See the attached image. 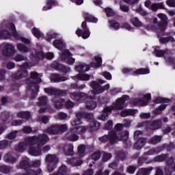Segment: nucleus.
Wrapping results in <instances>:
<instances>
[{
  "label": "nucleus",
  "instance_id": "nucleus-18",
  "mask_svg": "<svg viewBox=\"0 0 175 175\" xmlns=\"http://www.w3.org/2000/svg\"><path fill=\"white\" fill-rule=\"evenodd\" d=\"M38 105V106H41L38 110L39 113H44V111H46V109H47V97L44 96L39 97Z\"/></svg>",
  "mask_w": 175,
  "mask_h": 175
},
{
  "label": "nucleus",
  "instance_id": "nucleus-59",
  "mask_svg": "<svg viewBox=\"0 0 175 175\" xmlns=\"http://www.w3.org/2000/svg\"><path fill=\"white\" fill-rule=\"evenodd\" d=\"M14 61H16L17 62H20L21 61H25V57L21 55H16L14 58Z\"/></svg>",
  "mask_w": 175,
  "mask_h": 175
},
{
  "label": "nucleus",
  "instance_id": "nucleus-32",
  "mask_svg": "<svg viewBox=\"0 0 175 175\" xmlns=\"http://www.w3.org/2000/svg\"><path fill=\"white\" fill-rule=\"evenodd\" d=\"M146 142H147V140L145 138H139L135 146L136 150H141V148H143L144 144H146Z\"/></svg>",
  "mask_w": 175,
  "mask_h": 175
},
{
  "label": "nucleus",
  "instance_id": "nucleus-23",
  "mask_svg": "<svg viewBox=\"0 0 175 175\" xmlns=\"http://www.w3.org/2000/svg\"><path fill=\"white\" fill-rule=\"evenodd\" d=\"M53 106L55 109H62L65 106V100L56 98L53 100Z\"/></svg>",
  "mask_w": 175,
  "mask_h": 175
},
{
  "label": "nucleus",
  "instance_id": "nucleus-6",
  "mask_svg": "<svg viewBox=\"0 0 175 175\" xmlns=\"http://www.w3.org/2000/svg\"><path fill=\"white\" fill-rule=\"evenodd\" d=\"M76 69L79 74L75 77H72L73 80H83L84 81H88L90 80V75L88 74L81 73V72H88L90 66L85 64H80L76 66Z\"/></svg>",
  "mask_w": 175,
  "mask_h": 175
},
{
  "label": "nucleus",
  "instance_id": "nucleus-7",
  "mask_svg": "<svg viewBox=\"0 0 175 175\" xmlns=\"http://www.w3.org/2000/svg\"><path fill=\"white\" fill-rule=\"evenodd\" d=\"M157 17L161 20V23L157 25V27H154L153 28L154 31H156L157 33H161V32H163L165 29H166V27H167V16L165 14H158Z\"/></svg>",
  "mask_w": 175,
  "mask_h": 175
},
{
  "label": "nucleus",
  "instance_id": "nucleus-11",
  "mask_svg": "<svg viewBox=\"0 0 175 175\" xmlns=\"http://www.w3.org/2000/svg\"><path fill=\"white\" fill-rule=\"evenodd\" d=\"M139 128L142 126H146L147 128H150V129H159L162 126V120H156L152 122H142L138 124Z\"/></svg>",
  "mask_w": 175,
  "mask_h": 175
},
{
  "label": "nucleus",
  "instance_id": "nucleus-31",
  "mask_svg": "<svg viewBox=\"0 0 175 175\" xmlns=\"http://www.w3.org/2000/svg\"><path fill=\"white\" fill-rule=\"evenodd\" d=\"M4 161L8 162V163H14L15 162H17V159L13 157L11 153H7L4 156Z\"/></svg>",
  "mask_w": 175,
  "mask_h": 175
},
{
  "label": "nucleus",
  "instance_id": "nucleus-8",
  "mask_svg": "<svg viewBox=\"0 0 175 175\" xmlns=\"http://www.w3.org/2000/svg\"><path fill=\"white\" fill-rule=\"evenodd\" d=\"M46 162H49L48 170L50 173L55 169V165L58 163V157L55 154H48L45 158Z\"/></svg>",
  "mask_w": 175,
  "mask_h": 175
},
{
  "label": "nucleus",
  "instance_id": "nucleus-29",
  "mask_svg": "<svg viewBox=\"0 0 175 175\" xmlns=\"http://www.w3.org/2000/svg\"><path fill=\"white\" fill-rule=\"evenodd\" d=\"M53 45L57 50H60V51H62L64 49H65V44L64 43V41L62 40H56L53 42Z\"/></svg>",
  "mask_w": 175,
  "mask_h": 175
},
{
  "label": "nucleus",
  "instance_id": "nucleus-36",
  "mask_svg": "<svg viewBox=\"0 0 175 175\" xmlns=\"http://www.w3.org/2000/svg\"><path fill=\"white\" fill-rule=\"evenodd\" d=\"M18 118H25L26 120H29L31 118V113L28 111H20L17 113Z\"/></svg>",
  "mask_w": 175,
  "mask_h": 175
},
{
  "label": "nucleus",
  "instance_id": "nucleus-4",
  "mask_svg": "<svg viewBox=\"0 0 175 175\" xmlns=\"http://www.w3.org/2000/svg\"><path fill=\"white\" fill-rule=\"evenodd\" d=\"M128 137H129V133L127 131H123L120 134V137L117 135V133H116V131H112L110 132L108 135H105L100 137L98 140L101 143H107V142H109V143L113 145L116 144L118 140H122V142H127L128 143Z\"/></svg>",
  "mask_w": 175,
  "mask_h": 175
},
{
  "label": "nucleus",
  "instance_id": "nucleus-51",
  "mask_svg": "<svg viewBox=\"0 0 175 175\" xmlns=\"http://www.w3.org/2000/svg\"><path fill=\"white\" fill-rule=\"evenodd\" d=\"M59 133V132H66L68 131L67 124H57Z\"/></svg>",
  "mask_w": 175,
  "mask_h": 175
},
{
  "label": "nucleus",
  "instance_id": "nucleus-35",
  "mask_svg": "<svg viewBox=\"0 0 175 175\" xmlns=\"http://www.w3.org/2000/svg\"><path fill=\"white\" fill-rule=\"evenodd\" d=\"M152 171V167L141 168L139 170L137 175H148Z\"/></svg>",
  "mask_w": 175,
  "mask_h": 175
},
{
  "label": "nucleus",
  "instance_id": "nucleus-53",
  "mask_svg": "<svg viewBox=\"0 0 175 175\" xmlns=\"http://www.w3.org/2000/svg\"><path fill=\"white\" fill-rule=\"evenodd\" d=\"M105 12L107 13V17H113V16H114L116 14L114 11H113V10L110 8H106Z\"/></svg>",
  "mask_w": 175,
  "mask_h": 175
},
{
  "label": "nucleus",
  "instance_id": "nucleus-27",
  "mask_svg": "<svg viewBox=\"0 0 175 175\" xmlns=\"http://www.w3.org/2000/svg\"><path fill=\"white\" fill-rule=\"evenodd\" d=\"M67 163H69L72 166H80L81 163H83V160L80 158H72V159H68L66 160Z\"/></svg>",
  "mask_w": 175,
  "mask_h": 175
},
{
  "label": "nucleus",
  "instance_id": "nucleus-3",
  "mask_svg": "<svg viewBox=\"0 0 175 175\" xmlns=\"http://www.w3.org/2000/svg\"><path fill=\"white\" fill-rule=\"evenodd\" d=\"M126 100H129V96L124 95L120 98L117 99L113 105L104 108L103 113L98 116V120L106 121L109 118V113H111L113 110H122L124 109L123 105Z\"/></svg>",
  "mask_w": 175,
  "mask_h": 175
},
{
  "label": "nucleus",
  "instance_id": "nucleus-39",
  "mask_svg": "<svg viewBox=\"0 0 175 175\" xmlns=\"http://www.w3.org/2000/svg\"><path fill=\"white\" fill-rule=\"evenodd\" d=\"M0 172H1V173H4V174H8V173H10V172H12V167L1 165Z\"/></svg>",
  "mask_w": 175,
  "mask_h": 175
},
{
  "label": "nucleus",
  "instance_id": "nucleus-61",
  "mask_svg": "<svg viewBox=\"0 0 175 175\" xmlns=\"http://www.w3.org/2000/svg\"><path fill=\"white\" fill-rule=\"evenodd\" d=\"M102 76H103L107 80H111V74L109 72H102Z\"/></svg>",
  "mask_w": 175,
  "mask_h": 175
},
{
  "label": "nucleus",
  "instance_id": "nucleus-20",
  "mask_svg": "<svg viewBox=\"0 0 175 175\" xmlns=\"http://www.w3.org/2000/svg\"><path fill=\"white\" fill-rule=\"evenodd\" d=\"M151 100V94L145 95L143 98H139L134 102V105H138L139 106H146L148 104V102Z\"/></svg>",
  "mask_w": 175,
  "mask_h": 175
},
{
  "label": "nucleus",
  "instance_id": "nucleus-50",
  "mask_svg": "<svg viewBox=\"0 0 175 175\" xmlns=\"http://www.w3.org/2000/svg\"><path fill=\"white\" fill-rule=\"evenodd\" d=\"M167 158V154H162V155H160V156H158V157H155L154 161L156 162H162L163 161H166Z\"/></svg>",
  "mask_w": 175,
  "mask_h": 175
},
{
  "label": "nucleus",
  "instance_id": "nucleus-19",
  "mask_svg": "<svg viewBox=\"0 0 175 175\" xmlns=\"http://www.w3.org/2000/svg\"><path fill=\"white\" fill-rule=\"evenodd\" d=\"M90 86L92 88L93 94L98 95V94H102L105 92V88L99 85L96 81H92L90 84Z\"/></svg>",
  "mask_w": 175,
  "mask_h": 175
},
{
  "label": "nucleus",
  "instance_id": "nucleus-56",
  "mask_svg": "<svg viewBox=\"0 0 175 175\" xmlns=\"http://www.w3.org/2000/svg\"><path fill=\"white\" fill-rule=\"evenodd\" d=\"M16 136H17V131H12L7 135V139L13 140V139H16Z\"/></svg>",
  "mask_w": 175,
  "mask_h": 175
},
{
  "label": "nucleus",
  "instance_id": "nucleus-17",
  "mask_svg": "<svg viewBox=\"0 0 175 175\" xmlns=\"http://www.w3.org/2000/svg\"><path fill=\"white\" fill-rule=\"evenodd\" d=\"M70 98L77 102H84L88 98V95L83 92L71 93Z\"/></svg>",
  "mask_w": 175,
  "mask_h": 175
},
{
  "label": "nucleus",
  "instance_id": "nucleus-47",
  "mask_svg": "<svg viewBox=\"0 0 175 175\" xmlns=\"http://www.w3.org/2000/svg\"><path fill=\"white\" fill-rule=\"evenodd\" d=\"M27 175H43V172L40 169L38 170L37 171L30 169Z\"/></svg>",
  "mask_w": 175,
  "mask_h": 175
},
{
  "label": "nucleus",
  "instance_id": "nucleus-46",
  "mask_svg": "<svg viewBox=\"0 0 175 175\" xmlns=\"http://www.w3.org/2000/svg\"><path fill=\"white\" fill-rule=\"evenodd\" d=\"M159 40L161 42V43H167V42L174 43L175 42V40L173 38V37L160 38Z\"/></svg>",
  "mask_w": 175,
  "mask_h": 175
},
{
  "label": "nucleus",
  "instance_id": "nucleus-25",
  "mask_svg": "<svg viewBox=\"0 0 175 175\" xmlns=\"http://www.w3.org/2000/svg\"><path fill=\"white\" fill-rule=\"evenodd\" d=\"M51 80L53 83H59L61 81H66L68 77H61L59 75L53 74L51 76Z\"/></svg>",
  "mask_w": 175,
  "mask_h": 175
},
{
  "label": "nucleus",
  "instance_id": "nucleus-54",
  "mask_svg": "<svg viewBox=\"0 0 175 175\" xmlns=\"http://www.w3.org/2000/svg\"><path fill=\"white\" fill-rule=\"evenodd\" d=\"M48 37L46 38L47 42H50V40H51L52 39H54V38H55L57 36V33H54L53 31H51L49 33H47Z\"/></svg>",
  "mask_w": 175,
  "mask_h": 175
},
{
  "label": "nucleus",
  "instance_id": "nucleus-15",
  "mask_svg": "<svg viewBox=\"0 0 175 175\" xmlns=\"http://www.w3.org/2000/svg\"><path fill=\"white\" fill-rule=\"evenodd\" d=\"M29 68V64L28 63H25V64L21 66L20 70L16 74V79H24L28 76V69Z\"/></svg>",
  "mask_w": 175,
  "mask_h": 175
},
{
  "label": "nucleus",
  "instance_id": "nucleus-41",
  "mask_svg": "<svg viewBox=\"0 0 175 175\" xmlns=\"http://www.w3.org/2000/svg\"><path fill=\"white\" fill-rule=\"evenodd\" d=\"M161 140H162V137L159 135H154L150 139V143H151V144H157V143H159Z\"/></svg>",
  "mask_w": 175,
  "mask_h": 175
},
{
  "label": "nucleus",
  "instance_id": "nucleus-16",
  "mask_svg": "<svg viewBox=\"0 0 175 175\" xmlns=\"http://www.w3.org/2000/svg\"><path fill=\"white\" fill-rule=\"evenodd\" d=\"M61 59L68 64V65H73L75 64V58L70 57V52L68 50H64L62 53Z\"/></svg>",
  "mask_w": 175,
  "mask_h": 175
},
{
  "label": "nucleus",
  "instance_id": "nucleus-37",
  "mask_svg": "<svg viewBox=\"0 0 175 175\" xmlns=\"http://www.w3.org/2000/svg\"><path fill=\"white\" fill-rule=\"evenodd\" d=\"M84 17L85 20L90 23H98V18L94 17L92 15L89 14L88 12L84 13Z\"/></svg>",
  "mask_w": 175,
  "mask_h": 175
},
{
  "label": "nucleus",
  "instance_id": "nucleus-22",
  "mask_svg": "<svg viewBox=\"0 0 175 175\" xmlns=\"http://www.w3.org/2000/svg\"><path fill=\"white\" fill-rule=\"evenodd\" d=\"M167 165L165 167V175H171L172 174V169L175 171V163L173 162V159L170 158V160L167 162Z\"/></svg>",
  "mask_w": 175,
  "mask_h": 175
},
{
  "label": "nucleus",
  "instance_id": "nucleus-44",
  "mask_svg": "<svg viewBox=\"0 0 175 175\" xmlns=\"http://www.w3.org/2000/svg\"><path fill=\"white\" fill-rule=\"evenodd\" d=\"M133 73H136V75H148V73H150V70L147 68H140L134 71Z\"/></svg>",
  "mask_w": 175,
  "mask_h": 175
},
{
  "label": "nucleus",
  "instance_id": "nucleus-38",
  "mask_svg": "<svg viewBox=\"0 0 175 175\" xmlns=\"http://www.w3.org/2000/svg\"><path fill=\"white\" fill-rule=\"evenodd\" d=\"M131 23L133 24L134 27H142L143 25V23L139 20V18L134 17L131 19Z\"/></svg>",
  "mask_w": 175,
  "mask_h": 175
},
{
  "label": "nucleus",
  "instance_id": "nucleus-30",
  "mask_svg": "<svg viewBox=\"0 0 175 175\" xmlns=\"http://www.w3.org/2000/svg\"><path fill=\"white\" fill-rule=\"evenodd\" d=\"M55 5H57V1H55L54 0H48L46 1V5H44L42 8V10H43V12L50 10V9H51L52 6H55Z\"/></svg>",
  "mask_w": 175,
  "mask_h": 175
},
{
  "label": "nucleus",
  "instance_id": "nucleus-45",
  "mask_svg": "<svg viewBox=\"0 0 175 175\" xmlns=\"http://www.w3.org/2000/svg\"><path fill=\"white\" fill-rule=\"evenodd\" d=\"M87 109L90 110H94L96 107V103L94 100H90L86 104Z\"/></svg>",
  "mask_w": 175,
  "mask_h": 175
},
{
  "label": "nucleus",
  "instance_id": "nucleus-5",
  "mask_svg": "<svg viewBox=\"0 0 175 175\" xmlns=\"http://www.w3.org/2000/svg\"><path fill=\"white\" fill-rule=\"evenodd\" d=\"M41 82L42 79L39 77V74L36 72H31L30 73V78L26 81L28 90H31L34 95H36L39 92V86L38 84Z\"/></svg>",
  "mask_w": 175,
  "mask_h": 175
},
{
  "label": "nucleus",
  "instance_id": "nucleus-14",
  "mask_svg": "<svg viewBox=\"0 0 175 175\" xmlns=\"http://www.w3.org/2000/svg\"><path fill=\"white\" fill-rule=\"evenodd\" d=\"M146 8L152 10V12H157L158 9H165V4L163 3H151L150 1H146L144 3Z\"/></svg>",
  "mask_w": 175,
  "mask_h": 175
},
{
  "label": "nucleus",
  "instance_id": "nucleus-1",
  "mask_svg": "<svg viewBox=\"0 0 175 175\" xmlns=\"http://www.w3.org/2000/svg\"><path fill=\"white\" fill-rule=\"evenodd\" d=\"M46 133H49V135H57V133H59L58 124L49 126L44 132V134H40L38 137H29L26 139L25 143L21 142L16 146V151L18 152H24V150L29 147V154L33 157H39V155L42 154L40 148L43 147L49 140Z\"/></svg>",
  "mask_w": 175,
  "mask_h": 175
},
{
  "label": "nucleus",
  "instance_id": "nucleus-43",
  "mask_svg": "<svg viewBox=\"0 0 175 175\" xmlns=\"http://www.w3.org/2000/svg\"><path fill=\"white\" fill-rule=\"evenodd\" d=\"M31 32L36 38H38V39H39V38H42L43 36L42 32H40V30L36 27L32 29Z\"/></svg>",
  "mask_w": 175,
  "mask_h": 175
},
{
  "label": "nucleus",
  "instance_id": "nucleus-49",
  "mask_svg": "<svg viewBox=\"0 0 175 175\" xmlns=\"http://www.w3.org/2000/svg\"><path fill=\"white\" fill-rule=\"evenodd\" d=\"M110 27L114 29H120V23L116 21H109Z\"/></svg>",
  "mask_w": 175,
  "mask_h": 175
},
{
  "label": "nucleus",
  "instance_id": "nucleus-34",
  "mask_svg": "<svg viewBox=\"0 0 175 175\" xmlns=\"http://www.w3.org/2000/svg\"><path fill=\"white\" fill-rule=\"evenodd\" d=\"M75 152L73 151V145L68 144L64 147V154L66 155H73Z\"/></svg>",
  "mask_w": 175,
  "mask_h": 175
},
{
  "label": "nucleus",
  "instance_id": "nucleus-10",
  "mask_svg": "<svg viewBox=\"0 0 175 175\" xmlns=\"http://www.w3.org/2000/svg\"><path fill=\"white\" fill-rule=\"evenodd\" d=\"M8 30H5L3 32L0 33V37L1 38H10L12 35L13 36H15V38L17 37V31H16V27L14 24H9L8 25Z\"/></svg>",
  "mask_w": 175,
  "mask_h": 175
},
{
  "label": "nucleus",
  "instance_id": "nucleus-60",
  "mask_svg": "<svg viewBox=\"0 0 175 175\" xmlns=\"http://www.w3.org/2000/svg\"><path fill=\"white\" fill-rule=\"evenodd\" d=\"M49 120L50 119L48 118V116H42L39 118V121L40 122H42V124H47V122H49Z\"/></svg>",
  "mask_w": 175,
  "mask_h": 175
},
{
  "label": "nucleus",
  "instance_id": "nucleus-52",
  "mask_svg": "<svg viewBox=\"0 0 175 175\" xmlns=\"http://www.w3.org/2000/svg\"><path fill=\"white\" fill-rule=\"evenodd\" d=\"M161 152L159 149H150L146 153V155H155V154H158Z\"/></svg>",
  "mask_w": 175,
  "mask_h": 175
},
{
  "label": "nucleus",
  "instance_id": "nucleus-48",
  "mask_svg": "<svg viewBox=\"0 0 175 175\" xmlns=\"http://www.w3.org/2000/svg\"><path fill=\"white\" fill-rule=\"evenodd\" d=\"M9 144H10V142H9L8 140H3L0 142V150H5Z\"/></svg>",
  "mask_w": 175,
  "mask_h": 175
},
{
  "label": "nucleus",
  "instance_id": "nucleus-64",
  "mask_svg": "<svg viewBox=\"0 0 175 175\" xmlns=\"http://www.w3.org/2000/svg\"><path fill=\"white\" fill-rule=\"evenodd\" d=\"M122 28H124L125 29H127L128 31H133V27H132L128 23H124L122 25Z\"/></svg>",
  "mask_w": 175,
  "mask_h": 175
},
{
  "label": "nucleus",
  "instance_id": "nucleus-13",
  "mask_svg": "<svg viewBox=\"0 0 175 175\" xmlns=\"http://www.w3.org/2000/svg\"><path fill=\"white\" fill-rule=\"evenodd\" d=\"M169 102H170V99L159 98L156 100L155 103H161L162 104L159 107V108L154 111V114H162V110H165V109H166V106H167L165 103H169Z\"/></svg>",
  "mask_w": 175,
  "mask_h": 175
},
{
  "label": "nucleus",
  "instance_id": "nucleus-62",
  "mask_svg": "<svg viewBox=\"0 0 175 175\" xmlns=\"http://www.w3.org/2000/svg\"><path fill=\"white\" fill-rule=\"evenodd\" d=\"M166 62L168 64H174V68L175 69V57H167L165 59Z\"/></svg>",
  "mask_w": 175,
  "mask_h": 175
},
{
  "label": "nucleus",
  "instance_id": "nucleus-21",
  "mask_svg": "<svg viewBox=\"0 0 175 175\" xmlns=\"http://www.w3.org/2000/svg\"><path fill=\"white\" fill-rule=\"evenodd\" d=\"M44 92L48 94L49 95H54L55 96H59V95H62L63 92L61 90H58L56 88H44Z\"/></svg>",
  "mask_w": 175,
  "mask_h": 175
},
{
  "label": "nucleus",
  "instance_id": "nucleus-9",
  "mask_svg": "<svg viewBox=\"0 0 175 175\" xmlns=\"http://www.w3.org/2000/svg\"><path fill=\"white\" fill-rule=\"evenodd\" d=\"M2 54L5 57H12L14 55L16 51L14 46L10 44H3L1 46Z\"/></svg>",
  "mask_w": 175,
  "mask_h": 175
},
{
  "label": "nucleus",
  "instance_id": "nucleus-2",
  "mask_svg": "<svg viewBox=\"0 0 175 175\" xmlns=\"http://www.w3.org/2000/svg\"><path fill=\"white\" fill-rule=\"evenodd\" d=\"M83 116L87 121L92 122L91 128H94V126H96V125H98V122L94 120V115H92V113H81L80 112H78L76 114V118L77 120H74L71 122L72 129H75V133L78 135H81V133H84V132L87 131V127L84 126H80Z\"/></svg>",
  "mask_w": 175,
  "mask_h": 175
},
{
  "label": "nucleus",
  "instance_id": "nucleus-26",
  "mask_svg": "<svg viewBox=\"0 0 175 175\" xmlns=\"http://www.w3.org/2000/svg\"><path fill=\"white\" fill-rule=\"evenodd\" d=\"M66 137L70 142H76L79 140V136L76 135L75 129H71V131L67 134Z\"/></svg>",
  "mask_w": 175,
  "mask_h": 175
},
{
  "label": "nucleus",
  "instance_id": "nucleus-57",
  "mask_svg": "<svg viewBox=\"0 0 175 175\" xmlns=\"http://www.w3.org/2000/svg\"><path fill=\"white\" fill-rule=\"evenodd\" d=\"M57 118H59V120H66L68 118V114L59 112L57 113Z\"/></svg>",
  "mask_w": 175,
  "mask_h": 175
},
{
  "label": "nucleus",
  "instance_id": "nucleus-55",
  "mask_svg": "<svg viewBox=\"0 0 175 175\" xmlns=\"http://www.w3.org/2000/svg\"><path fill=\"white\" fill-rule=\"evenodd\" d=\"M111 159V153H107V152H104L103 154V161L104 162H107L109 159Z\"/></svg>",
  "mask_w": 175,
  "mask_h": 175
},
{
  "label": "nucleus",
  "instance_id": "nucleus-63",
  "mask_svg": "<svg viewBox=\"0 0 175 175\" xmlns=\"http://www.w3.org/2000/svg\"><path fill=\"white\" fill-rule=\"evenodd\" d=\"M113 128V121L109 120L105 125V129H107L108 131H110Z\"/></svg>",
  "mask_w": 175,
  "mask_h": 175
},
{
  "label": "nucleus",
  "instance_id": "nucleus-12",
  "mask_svg": "<svg viewBox=\"0 0 175 175\" xmlns=\"http://www.w3.org/2000/svg\"><path fill=\"white\" fill-rule=\"evenodd\" d=\"M81 28L83 29H77L76 31V33L78 36H81L83 39H88L90 38V35H91V32H90V30L87 29V22L83 21L81 23Z\"/></svg>",
  "mask_w": 175,
  "mask_h": 175
},
{
  "label": "nucleus",
  "instance_id": "nucleus-58",
  "mask_svg": "<svg viewBox=\"0 0 175 175\" xmlns=\"http://www.w3.org/2000/svg\"><path fill=\"white\" fill-rule=\"evenodd\" d=\"M100 158V152H96L92 154V159L93 161H98Z\"/></svg>",
  "mask_w": 175,
  "mask_h": 175
},
{
  "label": "nucleus",
  "instance_id": "nucleus-40",
  "mask_svg": "<svg viewBox=\"0 0 175 175\" xmlns=\"http://www.w3.org/2000/svg\"><path fill=\"white\" fill-rule=\"evenodd\" d=\"M85 154V146L81 145L78 147V155L80 158H82Z\"/></svg>",
  "mask_w": 175,
  "mask_h": 175
},
{
  "label": "nucleus",
  "instance_id": "nucleus-24",
  "mask_svg": "<svg viewBox=\"0 0 175 175\" xmlns=\"http://www.w3.org/2000/svg\"><path fill=\"white\" fill-rule=\"evenodd\" d=\"M154 54L156 57H163V55H169L172 54V52L169 49L165 51L161 50L159 47L154 49Z\"/></svg>",
  "mask_w": 175,
  "mask_h": 175
},
{
  "label": "nucleus",
  "instance_id": "nucleus-28",
  "mask_svg": "<svg viewBox=\"0 0 175 175\" xmlns=\"http://www.w3.org/2000/svg\"><path fill=\"white\" fill-rule=\"evenodd\" d=\"M29 167V160L28 158H24L20 162L19 165L17 166L18 169H25L27 170Z\"/></svg>",
  "mask_w": 175,
  "mask_h": 175
},
{
  "label": "nucleus",
  "instance_id": "nucleus-42",
  "mask_svg": "<svg viewBox=\"0 0 175 175\" xmlns=\"http://www.w3.org/2000/svg\"><path fill=\"white\" fill-rule=\"evenodd\" d=\"M18 50L22 53H28L29 49L23 44H18L16 46Z\"/></svg>",
  "mask_w": 175,
  "mask_h": 175
},
{
  "label": "nucleus",
  "instance_id": "nucleus-33",
  "mask_svg": "<svg viewBox=\"0 0 175 175\" xmlns=\"http://www.w3.org/2000/svg\"><path fill=\"white\" fill-rule=\"evenodd\" d=\"M94 59L96 63L93 62L91 64L92 68H100L102 66V57L98 56H95Z\"/></svg>",
  "mask_w": 175,
  "mask_h": 175
}]
</instances>
